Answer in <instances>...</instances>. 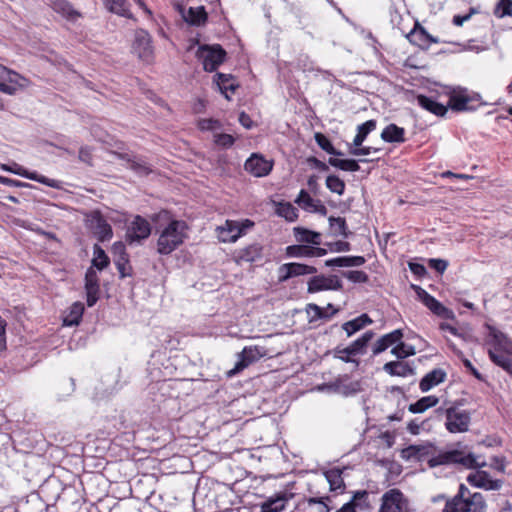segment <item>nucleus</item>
<instances>
[{
  "instance_id": "1",
  "label": "nucleus",
  "mask_w": 512,
  "mask_h": 512,
  "mask_svg": "<svg viewBox=\"0 0 512 512\" xmlns=\"http://www.w3.org/2000/svg\"><path fill=\"white\" fill-rule=\"evenodd\" d=\"M484 496L475 492L472 493L464 484H460L457 494L446 499L443 512H486Z\"/></svg>"
},
{
  "instance_id": "2",
  "label": "nucleus",
  "mask_w": 512,
  "mask_h": 512,
  "mask_svg": "<svg viewBox=\"0 0 512 512\" xmlns=\"http://www.w3.org/2000/svg\"><path fill=\"white\" fill-rule=\"evenodd\" d=\"M428 465L430 468L441 465H460L466 469H481L486 466V462H478L473 453L454 448L440 451L437 455L432 456L428 459Z\"/></svg>"
},
{
  "instance_id": "3",
  "label": "nucleus",
  "mask_w": 512,
  "mask_h": 512,
  "mask_svg": "<svg viewBox=\"0 0 512 512\" xmlns=\"http://www.w3.org/2000/svg\"><path fill=\"white\" fill-rule=\"evenodd\" d=\"M188 226L183 220H171L160 232L157 240V252L160 255H169L184 243L185 231Z\"/></svg>"
},
{
  "instance_id": "4",
  "label": "nucleus",
  "mask_w": 512,
  "mask_h": 512,
  "mask_svg": "<svg viewBox=\"0 0 512 512\" xmlns=\"http://www.w3.org/2000/svg\"><path fill=\"white\" fill-rule=\"evenodd\" d=\"M480 96L478 94L469 93L467 89H459L453 91L449 97L448 108L453 111H473L481 106Z\"/></svg>"
},
{
  "instance_id": "5",
  "label": "nucleus",
  "mask_w": 512,
  "mask_h": 512,
  "mask_svg": "<svg viewBox=\"0 0 512 512\" xmlns=\"http://www.w3.org/2000/svg\"><path fill=\"white\" fill-rule=\"evenodd\" d=\"M197 57L202 61L207 72L215 71L226 58V51L220 45H202L197 51Z\"/></svg>"
},
{
  "instance_id": "6",
  "label": "nucleus",
  "mask_w": 512,
  "mask_h": 512,
  "mask_svg": "<svg viewBox=\"0 0 512 512\" xmlns=\"http://www.w3.org/2000/svg\"><path fill=\"white\" fill-rule=\"evenodd\" d=\"M445 416V427L450 433H463L468 430L471 420L468 411L451 406L445 410Z\"/></svg>"
},
{
  "instance_id": "7",
  "label": "nucleus",
  "mask_w": 512,
  "mask_h": 512,
  "mask_svg": "<svg viewBox=\"0 0 512 512\" xmlns=\"http://www.w3.org/2000/svg\"><path fill=\"white\" fill-rule=\"evenodd\" d=\"M408 501L399 489H391L383 494L379 512H408Z\"/></svg>"
},
{
  "instance_id": "8",
  "label": "nucleus",
  "mask_w": 512,
  "mask_h": 512,
  "mask_svg": "<svg viewBox=\"0 0 512 512\" xmlns=\"http://www.w3.org/2000/svg\"><path fill=\"white\" fill-rule=\"evenodd\" d=\"M132 49L140 60L146 63L153 60L152 39L147 31L143 29L136 31Z\"/></svg>"
},
{
  "instance_id": "9",
  "label": "nucleus",
  "mask_w": 512,
  "mask_h": 512,
  "mask_svg": "<svg viewBox=\"0 0 512 512\" xmlns=\"http://www.w3.org/2000/svg\"><path fill=\"white\" fill-rule=\"evenodd\" d=\"M421 302L435 315L449 319L453 317V312L430 295L426 290L417 285H412Z\"/></svg>"
},
{
  "instance_id": "10",
  "label": "nucleus",
  "mask_w": 512,
  "mask_h": 512,
  "mask_svg": "<svg viewBox=\"0 0 512 512\" xmlns=\"http://www.w3.org/2000/svg\"><path fill=\"white\" fill-rule=\"evenodd\" d=\"M150 234V223L142 216L137 215L128 226L126 241L130 244L135 242L140 243L142 240L147 239Z\"/></svg>"
},
{
  "instance_id": "11",
  "label": "nucleus",
  "mask_w": 512,
  "mask_h": 512,
  "mask_svg": "<svg viewBox=\"0 0 512 512\" xmlns=\"http://www.w3.org/2000/svg\"><path fill=\"white\" fill-rule=\"evenodd\" d=\"M342 288V281L337 275H317L309 279L307 292L316 293L324 290H341Z\"/></svg>"
},
{
  "instance_id": "12",
  "label": "nucleus",
  "mask_w": 512,
  "mask_h": 512,
  "mask_svg": "<svg viewBox=\"0 0 512 512\" xmlns=\"http://www.w3.org/2000/svg\"><path fill=\"white\" fill-rule=\"evenodd\" d=\"M273 168V162L260 154H252L245 162L244 169L254 177H265Z\"/></svg>"
},
{
  "instance_id": "13",
  "label": "nucleus",
  "mask_w": 512,
  "mask_h": 512,
  "mask_svg": "<svg viewBox=\"0 0 512 512\" xmlns=\"http://www.w3.org/2000/svg\"><path fill=\"white\" fill-rule=\"evenodd\" d=\"M89 228L100 242L109 241L113 236L111 225L99 212H95L89 219Z\"/></svg>"
},
{
  "instance_id": "14",
  "label": "nucleus",
  "mask_w": 512,
  "mask_h": 512,
  "mask_svg": "<svg viewBox=\"0 0 512 512\" xmlns=\"http://www.w3.org/2000/svg\"><path fill=\"white\" fill-rule=\"evenodd\" d=\"M114 264L119 272L120 278L131 276L132 267L129 264V255L123 242H115L112 246Z\"/></svg>"
},
{
  "instance_id": "15",
  "label": "nucleus",
  "mask_w": 512,
  "mask_h": 512,
  "mask_svg": "<svg viewBox=\"0 0 512 512\" xmlns=\"http://www.w3.org/2000/svg\"><path fill=\"white\" fill-rule=\"evenodd\" d=\"M293 498V493L281 491L268 497L260 505V512H283L289 500Z\"/></svg>"
},
{
  "instance_id": "16",
  "label": "nucleus",
  "mask_w": 512,
  "mask_h": 512,
  "mask_svg": "<svg viewBox=\"0 0 512 512\" xmlns=\"http://www.w3.org/2000/svg\"><path fill=\"white\" fill-rule=\"evenodd\" d=\"M85 291L86 302L89 307L96 304L99 299V278L93 267L87 269L85 273Z\"/></svg>"
},
{
  "instance_id": "17",
  "label": "nucleus",
  "mask_w": 512,
  "mask_h": 512,
  "mask_svg": "<svg viewBox=\"0 0 512 512\" xmlns=\"http://www.w3.org/2000/svg\"><path fill=\"white\" fill-rule=\"evenodd\" d=\"M266 349L260 346L245 347L240 353V360L235 365V370L240 371L250 364L266 356Z\"/></svg>"
},
{
  "instance_id": "18",
  "label": "nucleus",
  "mask_w": 512,
  "mask_h": 512,
  "mask_svg": "<svg viewBox=\"0 0 512 512\" xmlns=\"http://www.w3.org/2000/svg\"><path fill=\"white\" fill-rule=\"evenodd\" d=\"M295 203H297L304 210L318 213L321 216H326L328 213L326 206L321 202V200L313 199L304 189L299 192Z\"/></svg>"
},
{
  "instance_id": "19",
  "label": "nucleus",
  "mask_w": 512,
  "mask_h": 512,
  "mask_svg": "<svg viewBox=\"0 0 512 512\" xmlns=\"http://www.w3.org/2000/svg\"><path fill=\"white\" fill-rule=\"evenodd\" d=\"M330 501L329 496L303 498L298 507L303 512H330L331 508L328 504Z\"/></svg>"
},
{
  "instance_id": "20",
  "label": "nucleus",
  "mask_w": 512,
  "mask_h": 512,
  "mask_svg": "<svg viewBox=\"0 0 512 512\" xmlns=\"http://www.w3.org/2000/svg\"><path fill=\"white\" fill-rule=\"evenodd\" d=\"M404 336L402 329L393 330L390 333L382 335L372 347V354L378 355L386 351L389 347L395 346Z\"/></svg>"
},
{
  "instance_id": "21",
  "label": "nucleus",
  "mask_w": 512,
  "mask_h": 512,
  "mask_svg": "<svg viewBox=\"0 0 512 512\" xmlns=\"http://www.w3.org/2000/svg\"><path fill=\"white\" fill-rule=\"evenodd\" d=\"M375 333L372 330L366 331L361 337L353 341L348 347L346 348H336V354H347V355H359L364 354L365 349L368 345V343L372 340Z\"/></svg>"
},
{
  "instance_id": "22",
  "label": "nucleus",
  "mask_w": 512,
  "mask_h": 512,
  "mask_svg": "<svg viewBox=\"0 0 512 512\" xmlns=\"http://www.w3.org/2000/svg\"><path fill=\"white\" fill-rule=\"evenodd\" d=\"M383 371L390 376L408 377L415 375V367L407 361H389L383 365Z\"/></svg>"
},
{
  "instance_id": "23",
  "label": "nucleus",
  "mask_w": 512,
  "mask_h": 512,
  "mask_svg": "<svg viewBox=\"0 0 512 512\" xmlns=\"http://www.w3.org/2000/svg\"><path fill=\"white\" fill-rule=\"evenodd\" d=\"M435 447L431 443L425 445H409L401 452L402 458L407 460L422 461L427 456L432 455Z\"/></svg>"
},
{
  "instance_id": "24",
  "label": "nucleus",
  "mask_w": 512,
  "mask_h": 512,
  "mask_svg": "<svg viewBox=\"0 0 512 512\" xmlns=\"http://www.w3.org/2000/svg\"><path fill=\"white\" fill-rule=\"evenodd\" d=\"M410 43L419 47H426L430 43H437L438 40L433 38L420 24L416 23L415 27L407 35Z\"/></svg>"
},
{
  "instance_id": "25",
  "label": "nucleus",
  "mask_w": 512,
  "mask_h": 512,
  "mask_svg": "<svg viewBox=\"0 0 512 512\" xmlns=\"http://www.w3.org/2000/svg\"><path fill=\"white\" fill-rule=\"evenodd\" d=\"M219 239L222 242L234 243L241 237L239 221L226 220L225 225L218 228Z\"/></svg>"
},
{
  "instance_id": "26",
  "label": "nucleus",
  "mask_w": 512,
  "mask_h": 512,
  "mask_svg": "<svg viewBox=\"0 0 512 512\" xmlns=\"http://www.w3.org/2000/svg\"><path fill=\"white\" fill-rule=\"evenodd\" d=\"M446 372L443 369L436 368L427 373L419 383L422 392H428L434 386L445 381Z\"/></svg>"
},
{
  "instance_id": "27",
  "label": "nucleus",
  "mask_w": 512,
  "mask_h": 512,
  "mask_svg": "<svg viewBox=\"0 0 512 512\" xmlns=\"http://www.w3.org/2000/svg\"><path fill=\"white\" fill-rule=\"evenodd\" d=\"M293 234L298 243H307L318 246L321 244V234L304 227H294Z\"/></svg>"
},
{
  "instance_id": "28",
  "label": "nucleus",
  "mask_w": 512,
  "mask_h": 512,
  "mask_svg": "<svg viewBox=\"0 0 512 512\" xmlns=\"http://www.w3.org/2000/svg\"><path fill=\"white\" fill-rule=\"evenodd\" d=\"M417 103L420 107L433 113L436 116H444L448 110V104L445 106V105L437 102L432 97H428L425 95H418Z\"/></svg>"
},
{
  "instance_id": "29",
  "label": "nucleus",
  "mask_w": 512,
  "mask_h": 512,
  "mask_svg": "<svg viewBox=\"0 0 512 512\" xmlns=\"http://www.w3.org/2000/svg\"><path fill=\"white\" fill-rule=\"evenodd\" d=\"M363 256H340L325 261L327 267H359L365 264Z\"/></svg>"
},
{
  "instance_id": "30",
  "label": "nucleus",
  "mask_w": 512,
  "mask_h": 512,
  "mask_svg": "<svg viewBox=\"0 0 512 512\" xmlns=\"http://www.w3.org/2000/svg\"><path fill=\"white\" fill-rule=\"evenodd\" d=\"M263 247L259 243H253L237 252V261L254 262L262 258Z\"/></svg>"
},
{
  "instance_id": "31",
  "label": "nucleus",
  "mask_w": 512,
  "mask_h": 512,
  "mask_svg": "<svg viewBox=\"0 0 512 512\" xmlns=\"http://www.w3.org/2000/svg\"><path fill=\"white\" fill-rule=\"evenodd\" d=\"M381 139L387 143H403L405 142V130L391 123L383 129Z\"/></svg>"
},
{
  "instance_id": "32",
  "label": "nucleus",
  "mask_w": 512,
  "mask_h": 512,
  "mask_svg": "<svg viewBox=\"0 0 512 512\" xmlns=\"http://www.w3.org/2000/svg\"><path fill=\"white\" fill-rule=\"evenodd\" d=\"M373 323V320L369 317L368 314L363 313L360 316L345 322L342 325V329L346 332L348 337H351L356 332L363 329L365 326Z\"/></svg>"
},
{
  "instance_id": "33",
  "label": "nucleus",
  "mask_w": 512,
  "mask_h": 512,
  "mask_svg": "<svg viewBox=\"0 0 512 512\" xmlns=\"http://www.w3.org/2000/svg\"><path fill=\"white\" fill-rule=\"evenodd\" d=\"M184 20L193 26H201L206 23L208 14L203 6L190 7L187 14L183 16Z\"/></svg>"
},
{
  "instance_id": "34",
  "label": "nucleus",
  "mask_w": 512,
  "mask_h": 512,
  "mask_svg": "<svg viewBox=\"0 0 512 512\" xmlns=\"http://www.w3.org/2000/svg\"><path fill=\"white\" fill-rule=\"evenodd\" d=\"M377 122L374 119L368 120L357 127V133L351 144L348 146H361L369 133L376 129Z\"/></svg>"
},
{
  "instance_id": "35",
  "label": "nucleus",
  "mask_w": 512,
  "mask_h": 512,
  "mask_svg": "<svg viewBox=\"0 0 512 512\" xmlns=\"http://www.w3.org/2000/svg\"><path fill=\"white\" fill-rule=\"evenodd\" d=\"M84 313V305L81 302H75L69 308L68 313L63 319L65 326L78 325L82 319Z\"/></svg>"
},
{
  "instance_id": "36",
  "label": "nucleus",
  "mask_w": 512,
  "mask_h": 512,
  "mask_svg": "<svg viewBox=\"0 0 512 512\" xmlns=\"http://www.w3.org/2000/svg\"><path fill=\"white\" fill-rule=\"evenodd\" d=\"M325 477L330 485L331 491H344L345 483L342 477V470L339 468H332L325 472Z\"/></svg>"
},
{
  "instance_id": "37",
  "label": "nucleus",
  "mask_w": 512,
  "mask_h": 512,
  "mask_svg": "<svg viewBox=\"0 0 512 512\" xmlns=\"http://www.w3.org/2000/svg\"><path fill=\"white\" fill-rule=\"evenodd\" d=\"M439 399L434 395L425 396L420 398L415 403L409 405L408 410L411 413H423L427 409L434 407L438 404Z\"/></svg>"
},
{
  "instance_id": "38",
  "label": "nucleus",
  "mask_w": 512,
  "mask_h": 512,
  "mask_svg": "<svg viewBox=\"0 0 512 512\" xmlns=\"http://www.w3.org/2000/svg\"><path fill=\"white\" fill-rule=\"evenodd\" d=\"M105 4L106 8L114 14L129 19L133 17L128 8L127 0H105Z\"/></svg>"
},
{
  "instance_id": "39",
  "label": "nucleus",
  "mask_w": 512,
  "mask_h": 512,
  "mask_svg": "<svg viewBox=\"0 0 512 512\" xmlns=\"http://www.w3.org/2000/svg\"><path fill=\"white\" fill-rule=\"evenodd\" d=\"M307 313L309 314L311 311L314 313L313 318L310 321H313L315 319H329L333 315H335L338 310L334 308L332 304H328L327 308L324 309L317 304L310 303L307 305Z\"/></svg>"
},
{
  "instance_id": "40",
  "label": "nucleus",
  "mask_w": 512,
  "mask_h": 512,
  "mask_svg": "<svg viewBox=\"0 0 512 512\" xmlns=\"http://www.w3.org/2000/svg\"><path fill=\"white\" fill-rule=\"evenodd\" d=\"M329 226L333 236H342L348 238L351 234L347 229L345 218L342 217H329Z\"/></svg>"
},
{
  "instance_id": "41",
  "label": "nucleus",
  "mask_w": 512,
  "mask_h": 512,
  "mask_svg": "<svg viewBox=\"0 0 512 512\" xmlns=\"http://www.w3.org/2000/svg\"><path fill=\"white\" fill-rule=\"evenodd\" d=\"M287 257L293 258H312V246L304 244H295L287 246L285 249Z\"/></svg>"
},
{
  "instance_id": "42",
  "label": "nucleus",
  "mask_w": 512,
  "mask_h": 512,
  "mask_svg": "<svg viewBox=\"0 0 512 512\" xmlns=\"http://www.w3.org/2000/svg\"><path fill=\"white\" fill-rule=\"evenodd\" d=\"M329 165L343 171L357 172L360 170L358 161L355 159H338L331 157L328 160Z\"/></svg>"
},
{
  "instance_id": "43",
  "label": "nucleus",
  "mask_w": 512,
  "mask_h": 512,
  "mask_svg": "<svg viewBox=\"0 0 512 512\" xmlns=\"http://www.w3.org/2000/svg\"><path fill=\"white\" fill-rule=\"evenodd\" d=\"M488 355L490 360L496 364L497 366L503 368L505 371L509 368L512 363V356L507 354L505 350L494 351L492 349L488 350Z\"/></svg>"
},
{
  "instance_id": "44",
  "label": "nucleus",
  "mask_w": 512,
  "mask_h": 512,
  "mask_svg": "<svg viewBox=\"0 0 512 512\" xmlns=\"http://www.w3.org/2000/svg\"><path fill=\"white\" fill-rule=\"evenodd\" d=\"M52 8L55 12L69 19L79 16V13L73 9L72 5L67 0H53Z\"/></svg>"
},
{
  "instance_id": "45",
  "label": "nucleus",
  "mask_w": 512,
  "mask_h": 512,
  "mask_svg": "<svg viewBox=\"0 0 512 512\" xmlns=\"http://www.w3.org/2000/svg\"><path fill=\"white\" fill-rule=\"evenodd\" d=\"M391 354L397 359L403 361L407 357L414 356L416 354V349L414 346L406 344L400 340L394 347H392Z\"/></svg>"
},
{
  "instance_id": "46",
  "label": "nucleus",
  "mask_w": 512,
  "mask_h": 512,
  "mask_svg": "<svg viewBox=\"0 0 512 512\" xmlns=\"http://www.w3.org/2000/svg\"><path fill=\"white\" fill-rule=\"evenodd\" d=\"M315 141L316 143L318 144V146L324 150L325 152H327L328 154L330 155H333V156H342L343 153L340 151V150H337L333 144L331 143V141L328 139L327 136H325L324 134L320 133V132H317L315 133Z\"/></svg>"
},
{
  "instance_id": "47",
  "label": "nucleus",
  "mask_w": 512,
  "mask_h": 512,
  "mask_svg": "<svg viewBox=\"0 0 512 512\" xmlns=\"http://www.w3.org/2000/svg\"><path fill=\"white\" fill-rule=\"evenodd\" d=\"M93 252L94 258L92 260V265L98 270H103L106 268L109 265L110 260L105 251L98 244H95L93 247Z\"/></svg>"
},
{
  "instance_id": "48",
  "label": "nucleus",
  "mask_w": 512,
  "mask_h": 512,
  "mask_svg": "<svg viewBox=\"0 0 512 512\" xmlns=\"http://www.w3.org/2000/svg\"><path fill=\"white\" fill-rule=\"evenodd\" d=\"M17 175L25 177L30 180L37 181L39 183L45 184L52 188H58V181L54 179H49L43 175H39L37 172H30L28 170H23V172H16Z\"/></svg>"
},
{
  "instance_id": "49",
  "label": "nucleus",
  "mask_w": 512,
  "mask_h": 512,
  "mask_svg": "<svg viewBox=\"0 0 512 512\" xmlns=\"http://www.w3.org/2000/svg\"><path fill=\"white\" fill-rule=\"evenodd\" d=\"M277 214L287 221L293 222L298 218V210L289 202L279 203Z\"/></svg>"
},
{
  "instance_id": "50",
  "label": "nucleus",
  "mask_w": 512,
  "mask_h": 512,
  "mask_svg": "<svg viewBox=\"0 0 512 512\" xmlns=\"http://www.w3.org/2000/svg\"><path fill=\"white\" fill-rule=\"evenodd\" d=\"M215 77L216 83L222 93H225L228 90L234 92L238 88V85L232 82L233 77L231 74L217 73Z\"/></svg>"
},
{
  "instance_id": "51",
  "label": "nucleus",
  "mask_w": 512,
  "mask_h": 512,
  "mask_svg": "<svg viewBox=\"0 0 512 512\" xmlns=\"http://www.w3.org/2000/svg\"><path fill=\"white\" fill-rule=\"evenodd\" d=\"M489 335L492 337L491 343L494 346V351L506 350L507 345L509 344V340L504 333L491 328Z\"/></svg>"
},
{
  "instance_id": "52",
  "label": "nucleus",
  "mask_w": 512,
  "mask_h": 512,
  "mask_svg": "<svg viewBox=\"0 0 512 512\" xmlns=\"http://www.w3.org/2000/svg\"><path fill=\"white\" fill-rule=\"evenodd\" d=\"M489 477V473L484 470H477L475 473H471L467 477V482L477 488L486 487L487 479Z\"/></svg>"
},
{
  "instance_id": "53",
  "label": "nucleus",
  "mask_w": 512,
  "mask_h": 512,
  "mask_svg": "<svg viewBox=\"0 0 512 512\" xmlns=\"http://www.w3.org/2000/svg\"><path fill=\"white\" fill-rule=\"evenodd\" d=\"M325 184L332 193L343 195L345 192V182L336 175L327 176Z\"/></svg>"
},
{
  "instance_id": "54",
  "label": "nucleus",
  "mask_w": 512,
  "mask_h": 512,
  "mask_svg": "<svg viewBox=\"0 0 512 512\" xmlns=\"http://www.w3.org/2000/svg\"><path fill=\"white\" fill-rule=\"evenodd\" d=\"M288 264H289L288 268L291 269V271L293 273V277L317 273V268L314 266H311V265L297 263V262H291Z\"/></svg>"
},
{
  "instance_id": "55",
  "label": "nucleus",
  "mask_w": 512,
  "mask_h": 512,
  "mask_svg": "<svg viewBox=\"0 0 512 512\" xmlns=\"http://www.w3.org/2000/svg\"><path fill=\"white\" fill-rule=\"evenodd\" d=\"M494 14L499 18L512 17V0H499Z\"/></svg>"
},
{
  "instance_id": "56",
  "label": "nucleus",
  "mask_w": 512,
  "mask_h": 512,
  "mask_svg": "<svg viewBox=\"0 0 512 512\" xmlns=\"http://www.w3.org/2000/svg\"><path fill=\"white\" fill-rule=\"evenodd\" d=\"M342 276L348 279L353 283H367L369 281V276L364 271L360 270H350L343 271Z\"/></svg>"
},
{
  "instance_id": "57",
  "label": "nucleus",
  "mask_w": 512,
  "mask_h": 512,
  "mask_svg": "<svg viewBox=\"0 0 512 512\" xmlns=\"http://www.w3.org/2000/svg\"><path fill=\"white\" fill-rule=\"evenodd\" d=\"M368 492L366 490H360V491H356L352 497V499L350 500V502L356 507V508H359V509H364L366 507H368Z\"/></svg>"
},
{
  "instance_id": "58",
  "label": "nucleus",
  "mask_w": 512,
  "mask_h": 512,
  "mask_svg": "<svg viewBox=\"0 0 512 512\" xmlns=\"http://www.w3.org/2000/svg\"><path fill=\"white\" fill-rule=\"evenodd\" d=\"M214 143L222 148H230L235 143V138L226 133L214 134Z\"/></svg>"
},
{
  "instance_id": "59",
  "label": "nucleus",
  "mask_w": 512,
  "mask_h": 512,
  "mask_svg": "<svg viewBox=\"0 0 512 512\" xmlns=\"http://www.w3.org/2000/svg\"><path fill=\"white\" fill-rule=\"evenodd\" d=\"M13 81L9 82L8 80H4L0 82V91L2 93L8 95H14L18 91V88L21 86L18 81L20 78H12Z\"/></svg>"
},
{
  "instance_id": "60",
  "label": "nucleus",
  "mask_w": 512,
  "mask_h": 512,
  "mask_svg": "<svg viewBox=\"0 0 512 512\" xmlns=\"http://www.w3.org/2000/svg\"><path fill=\"white\" fill-rule=\"evenodd\" d=\"M379 151V148H374L370 146H348V152L353 156H366L371 154L372 152Z\"/></svg>"
},
{
  "instance_id": "61",
  "label": "nucleus",
  "mask_w": 512,
  "mask_h": 512,
  "mask_svg": "<svg viewBox=\"0 0 512 512\" xmlns=\"http://www.w3.org/2000/svg\"><path fill=\"white\" fill-rule=\"evenodd\" d=\"M428 265L430 268L434 269L438 273L442 274L448 267V261L444 259H435L431 258L428 260Z\"/></svg>"
},
{
  "instance_id": "62",
  "label": "nucleus",
  "mask_w": 512,
  "mask_h": 512,
  "mask_svg": "<svg viewBox=\"0 0 512 512\" xmlns=\"http://www.w3.org/2000/svg\"><path fill=\"white\" fill-rule=\"evenodd\" d=\"M12 78H21V76L6 68L5 66H3L2 64H0V82L4 81V80H8L9 82H12L13 79Z\"/></svg>"
},
{
  "instance_id": "63",
  "label": "nucleus",
  "mask_w": 512,
  "mask_h": 512,
  "mask_svg": "<svg viewBox=\"0 0 512 512\" xmlns=\"http://www.w3.org/2000/svg\"><path fill=\"white\" fill-rule=\"evenodd\" d=\"M329 248L333 252H348L351 250V245L346 241H336L329 244Z\"/></svg>"
},
{
  "instance_id": "64",
  "label": "nucleus",
  "mask_w": 512,
  "mask_h": 512,
  "mask_svg": "<svg viewBox=\"0 0 512 512\" xmlns=\"http://www.w3.org/2000/svg\"><path fill=\"white\" fill-rule=\"evenodd\" d=\"M198 126L201 130H214L220 127V122L215 119H202L199 121Z\"/></svg>"
}]
</instances>
